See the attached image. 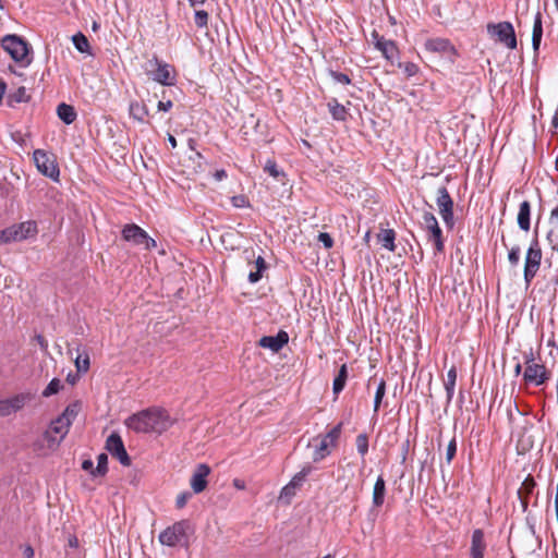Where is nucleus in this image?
Instances as JSON below:
<instances>
[{"label": "nucleus", "mask_w": 558, "mask_h": 558, "mask_svg": "<svg viewBox=\"0 0 558 558\" xmlns=\"http://www.w3.org/2000/svg\"><path fill=\"white\" fill-rule=\"evenodd\" d=\"M33 399L31 392L17 393L11 398L0 400V416H9L22 410Z\"/></svg>", "instance_id": "11"}, {"label": "nucleus", "mask_w": 558, "mask_h": 558, "mask_svg": "<svg viewBox=\"0 0 558 558\" xmlns=\"http://www.w3.org/2000/svg\"><path fill=\"white\" fill-rule=\"evenodd\" d=\"M295 495V488L291 486V484H287L284 487H282L280 492V499H287L289 500Z\"/></svg>", "instance_id": "47"}, {"label": "nucleus", "mask_w": 558, "mask_h": 558, "mask_svg": "<svg viewBox=\"0 0 558 558\" xmlns=\"http://www.w3.org/2000/svg\"><path fill=\"white\" fill-rule=\"evenodd\" d=\"M329 447H331V442L323 437L313 452V461L319 462L325 459L330 453Z\"/></svg>", "instance_id": "29"}, {"label": "nucleus", "mask_w": 558, "mask_h": 558, "mask_svg": "<svg viewBox=\"0 0 558 558\" xmlns=\"http://www.w3.org/2000/svg\"><path fill=\"white\" fill-rule=\"evenodd\" d=\"M168 141H169V143H170L172 148L177 147V140H175V137L173 135L168 134Z\"/></svg>", "instance_id": "63"}, {"label": "nucleus", "mask_w": 558, "mask_h": 558, "mask_svg": "<svg viewBox=\"0 0 558 558\" xmlns=\"http://www.w3.org/2000/svg\"><path fill=\"white\" fill-rule=\"evenodd\" d=\"M265 171L268 172L274 178H278L282 173L281 171H279V169L274 160H268L266 162Z\"/></svg>", "instance_id": "48"}, {"label": "nucleus", "mask_w": 558, "mask_h": 558, "mask_svg": "<svg viewBox=\"0 0 558 558\" xmlns=\"http://www.w3.org/2000/svg\"><path fill=\"white\" fill-rule=\"evenodd\" d=\"M375 48L379 50L389 61H393V59L398 56V48L392 40L378 38V41L375 43Z\"/></svg>", "instance_id": "19"}, {"label": "nucleus", "mask_w": 558, "mask_h": 558, "mask_svg": "<svg viewBox=\"0 0 558 558\" xmlns=\"http://www.w3.org/2000/svg\"><path fill=\"white\" fill-rule=\"evenodd\" d=\"M289 341V335L284 330H280L276 336H264L259 339L258 345L269 349L274 353L279 352Z\"/></svg>", "instance_id": "16"}, {"label": "nucleus", "mask_w": 558, "mask_h": 558, "mask_svg": "<svg viewBox=\"0 0 558 558\" xmlns=\"http://www.w3.org/2000/svg\"><path fill=\"white\" fill-rule=\"evenodd\" d=\"M147 73L150 75V77L166 86L173 85L174 76L172 73V66L168 63H165L160 61L156 56H154L148 61Z\"/></svg>", "instance_id": "5"}, {"label": "nucleus", "mask_w": 558, "mask_h": 558, "mask_svg": "<svg viewBox=\"0 0 558 558\" xmlns=\"http://www.w3.org/2000/svg\"><path fill=\"white\" fill-rule=\"evenodd\" d=\"M192 497V494L190 492H183L177 496L175 499V506L178 509H182L185 507L189 499Z\"/></svg>", "instance_id": "46"}, {"label": "nucleus", "mask_w": 558, "mask_h": 558, "mask_svg": "<svg viewBox=\"0 0 558 558\" xmlns=\"http://www.w3.org/2000/svg\"><path fill=\"white\" fill-rule=\"evenodd\" d=\"M9 235L7 234V229L0 231V244L9 243Z\"/></svg>", "instance_id": "59"}, {"label": "nucleus", "mask_w": 558, "mask_h": 558, "mask_svg": "<svg viewBox=\"0 0 558 558\" xmlns=\"http://www.w3.org/2000/svg\"><path fill=\"white\" fill-rule=\"evenodd\" d=\"M487 33L490 37L496 38L509 49L517 48V37L514 28L509 22H500L497 24H488Z\"/></svg>", "instance_id": "3"}, {"label": "nucleus", "mask_w": 558, "mask_h": 558, "mask_svg": "<svg viewBox=\"0 0 558 558\" xmlns=\"http://www.w3.org/2000/svg\"><path fill=\"white\" fill-rule=\"evenodd\" d=\"M122 238L134 245H144L149 251L157 246L156 241L147 232L135 223L125 225L122 229Z\"/></svg>", "instance_id": "4"}, {"label": "nucleus", "mask_w": 558, "mask_h": 558, "mask_svg": "<svg viewBox=\"0 0 558 558\" xmlns=\"http://www.w3.org/2000/svg\"><path fill=\"white\" fill-rule=\"evenodd\" d=\"M125 423L136 433L161 434L173 425V420L166 410L151 408L131 415Z\"/></svg>", "instance_id": "1"}, {"label": "nucleus", "mask_w": 558, "mask_h": 558, "mask_svg": "<svg viewBox=\"0 0 558 558\" xmlns=\"http://www.w3.org/2000/svg\"><path fill=\"white\" fill-rule=\"evenodd\" d=\"M331 76H332V78H333L336 82H338V83H340V84L348 85V84H350V83H351L350 77H349L347 74H344V73H341V72H331Z\"/></svg>", "instance_id": "52"}, {"label": "nucleus", "mask_w": 558, "mask_h": 558, "mask_svg": "<svg viewBox=\"0 0 558 558\" xmlns=\"http://www.w3.org/2000/svg\"><path fill=\"white\" fill-rule=\"evenodd\" d=\"M62 385H61V381L60 379L58 378H53L49 384L48 386L45 388V390L43 391V396L44 397H50L57 392H59V390L61 389Z\"/></svg>", "instance_id": "41"}, {"label": "nucleus", "mask_w": 558, "mask_h": 558, "mask_svg": "<svg viewBox=\"0 0 558 558\" xmlns=\"http://www.w3.org/2000/svg\"><path fill=\"white\" fill-rule=\"evenodd\" d=\"M313 468L310 464L304 465L300 472H298L289 482L292 487L295 489L301 487L302 484L305 482L308 474L312 472Z\"/></svg>", "instance_id": "34"}, {"label": "nucleus", "mask_w": 558, "mask_h": 558, "mask_svg": "<svg viewBox=\"0 0 558 558\" xmlns=\"http://www.w3.org/2000/svg\"><path fill=\"white\" fill-rule=\"evenodd\" d=\"M558 222V205L550 213V223Z\"/></svg>", "instance_id": "60"}, {"label": "nucleus", "mask_w": 558, "mask_h": 558, "mask_svg": "<svg viewBox=\"0 0 558 558\" xmlns=\"http://www.w3.org/2000/svg\"><path fill=\"white\" fill-rule=\"evenodd\" d=\"M72 41H73L74 47L80 52L92 54L89 41L83 33L78 32L77 34L73 35Z\"/></svg>", "instance_id": "31"}, {"label": "nucleus", "mask_w": 558, "mask_h": 558, "mask_svg": "<svg viewBox=\"0 0 558 558\" xmlns=\"http://www.w3.org/2000/svg\"><path fill=\"white\" fill-rule=\"evenodd\" d=\"M456 452H457V441H456V438L453 437L448 446H447V450H446V460H447V463L449 464L452 459L454 458L456 456Z\"/></svg>", "instance_id": "45"}, {"label": "nucleus", "mask_w": 558, "mask_h": 558, "mask_svg": "<svg viewBox=\"0 0 558 558\" xmlns=\"http://www.w3.org/2000/svg\"><path fill=\"white\" fill-rule=\"evenodd\" d=\"M189 147L191 148V150H193V151H194V155H195V157H196L198 160L204 159L203 155H202L199 151H197V150L195 149V140H193V138H190V140H189Z\"/></svg>", "instance_id": "55"}, {"label": "nucleus", "mask_w": 558, "mask_h": 558, "mask_svg": "<svg viewBox=\"0 0 558 558\" xmlns=\"http://www.w3.org/2000/svg\"><path fill=\"white\" fill-rule=\"evenodd\" d=\"M227 177V173L225 170H217L214 174V178L217 180V181H221L222 179H225Z\"/></svg>", "instance_id": "61"}, {"label": "nucleus", "mask_w": 558, "mask_h": 558, "mask_svg": "<svg viewBox=\"0 0 558 558\" xmlns=\"http://www.w3.org/2000/svg\"><path fill=\"white\" fill-rule=\"evenodd\" d=\"M57 114L65 124L73 123L77 117L74 107L64 102L57 107Z\"/></svg>", "instance_id": "24"}, {"label": "nucleus", "mask_w": 558, "mask_h": 558, "mask_svg": "<svg viewBox=\"0 0 558 558\" xmlns=\"http://www.w3.org/2000/svg\"><path fill=\"white\" fill-rule=\"evenodd\" d=\"M508 259L511 265L515 266L520 260V247L513 246L508 253Z\"/></svg>", "instance_id": "49"}, {"label": "nucleus", "mask_w": 558, "mask_h": 558, "mask_svg": "<svg viewBox=\"0 0 558 558\" xmlns=\"http://www.w3.org/2000/svg\"><path fill=\"white\" fill-rule=\"evenodd\" d=\"M342 428V423H339L335 427H332L325 436L324 438L327 439L329 442H331V447H336L337 441L340 437Z\"/></svg>", "instance_id": "40"}, {"label": "nucleus", "mask_w": 558, "mask_h": 558, "mask_svg": "<svg viewBox=\"0 0 558 558\" xmlns=\"http://www.w3.org/2000/svg\"><path fill=\"white\" fill-rule=\"evenodd\" d=\"M37 233V223L34 220L24 221L7 228V234L9 235L10 242L34 238Z\"/></svg>", "instance_id": "13"}, {"label": "nucleus", "mask_w": 558, "mask_h": 558, "mask_svg": "<svg viewBox=\"0 0 558 558\" xmlns=\"http://www.w3.org/2000/svg\"><path fill=\"white\" fill-rule=\"evenodd\" d=\"M248 128H252L253 132L255 134L264 135L266 125L262 124L259 119H256L254 114H251L244 122L242 126L243 134L245 136H248L252 134V132L248 131Z\"/></svg>", "instance_id": "22"}, {"label": "nucleus", "mask_w": 558, "mask_h": 558, "mask_svg": "<svg viewBox=\"0 0 558 558\" xmlns=\"http://www.w3.org/2000/svg\"><path fill=\"white\" fill-rule=\"evenodd\" d=\"M171 108H172V101H171V100H168V101H159V102H158V110H161V111H169Z\"/></svg>", "instance_id": "56"}, {"label": "nucleus", "mask_w": 558, "mask_h": 558, "mask_svg": "<svg viewBox=\"0 0 558 558\" xmlns=\"http://www.w3.org/2000/svg\"><path fill=\"white\" fill-rule=\"evenodd\" d=\"M530 216H531V204L529 201H523L520 204L519 213H518V225L520 229L524 231L530 230Z\"/></svg>", "instance_id": "21"}, {"label": "nucleus", "mask_w": 558, "mask_h": 558, "mask_svg": "<svg viewBox=\"0 0 558 558\" xmlns=\"http://www.w3.org/2000/svg\"><path fill=\"white\" fill-rule=\"evenodd\" d=\"M386 393V381L384 379H380L374 398V412H377L379 410V407L381 404V401Z\"/></svg>", "instance_id": "39"}, {"label": "nucleus", "mask_w": 558, "mask_h": 558, "mask_svg": "<svg viewBox=\"0 0 558 558\" xmlns=\"http://www.w3.org/2000/svg\"><path fill=\"white\" fill-rule=\"evenodd\" d=\"M80 412V403L74 402L69 404L63 413L60 415L63 420L69 421V424H72V421L77 416Z\"/></svg>", "instance_id": "38"}, {"label": "nucleus", "mask_w": 558, "mask_h": 558, "mask_svg": "<svg viewBox=\"0 0 558 558\" xmlns=\"http://www.w3.org/2000/svg\"><path fill=\"white\" fill-rule=\"evenodd\" d=\"M356 449L360 454L365 456L368 451V438L365 434H360L356 437Z\"/></svg>", "instance_id": "43"}, {"label": "nucleus", "mask_w": 558, "mask_h": 558, "mask_svg": "<svg viewBox=\"0 0 558 558\" xmlns=\"http://www.w3.org/2000/svg\"><path fill=\"white\" fill-rule=\"evenodd\" d=\"M256 271H251L248 274V281L251 283H256L262 278V272L266 269V262L262 256H258L255 260Z\"/></svg>", "instance_id": "35"}, {"label": "nucleus", "mask_w": 558, "mask_h": 558, "mask_svg": "<svg viewBox=\"0 0 558 558\" xmlns=\"http://www.w3.org/2000/svg\"><path fill=\"white\" fill-rule=\"evenodd\" d=\"M486 550V542L484 538V532L481 529H476L472 533L470 556L471 558H484Z\"/></svg>", "instance_id": "18"}, {"label": "nucleus", "mask_w": 558, "mask_h": 558, "mask_svg": "<svg viewBox=\"0 0 558 558\" xmlns=\"http://www.w3.org/2000/svg\"><path fill=\"white\" fill-rule=\"evenodd\" d=\"M75 366L78 373H86L89 369V356L85 354L84 357L78 355L75 359Z\"/></svg>", "instance_id": "44"}, {"label": "nucleus", "mask_w": 558, "mask_h": 558, "mask_svg": "<svg viewBox=\"0 0 558 558\" xmlns=\"http://www.w3.org/2000/svg\"><path fill=\"white\" fill-rule=\"evenodd\" d=\"M129 111L130 116L140 122H143L145 117L148 114L146 106L137 101L131 102Z\"/></svg>", "instance_id": "33"}, {"label": "nucleus", "mask_w": 558, "mask_h": 558, "mask_svg": "<svg viewBox=\"0 0 558 558\" xmlns=\"http://www.w3.org/2000/svg\"><path fill=\"white\" fill-rule=\"evenodd\" d=\"M35 340H36V342L39 344V347H40V349H41V350H44V351H46V350H47V348H48V342H47V340L45 339V337H44V336H41V335H36V336H35Z\"/></svg>", "instance_id": "53"}, {"label": "nucleus", "mask_w": 558, "mask_h": 558, "mask_svg": "<svg viewBox=\"0 0 558 558\" xmlns=\"http://www.w3.org/2000/svg\"><path fill=\"white\" fill-rule=\"evenodd\" d=\"M245 197L244 196H233L232 197V204L235 206V207H244L245 206Z\"/></svg>", "instance_id": "54"}, {"label": "nucleus", "mask_w": 558, "mask_h": 558, "mask_svg": "<svg viewBox=\"0 0 558 558\" xmlns=\"http://www.w3.org/2000/svg\"><path fill=\"white\" fill-rule=\"evenodd\" d=\"M542 260V251L538 245V241L535 239L525 256V263H524V280L526 284H530L533 278L535 277Z\"/></svg>", "instance_id": "6"}, {"label": "nucleus", "mask_w": 558, "mask_h": 558, "mask_svg": "<svg viewBox=\"0 0 558 558\" xmlns=\"http://www.w3.org/2000/svg\"><path fill=\"white\" fill-rule=\"evenodd\" d=\"M456 381H457V369H456V366H452L448 371L447 378H446V380L444 383V386H445V389H446L447 403L448 404L451 402V400L453 398Z\"/></svg>", "instance_id": "26"}, {"label": "nucleus", "mask_w": 558, "mask_h": 558, "mask_svg": "<svg viewBox=\"0 0 558 558\" xmlns=\"http://www.w3.org/2000/svg\"><path fill=\"white\" fill-rule=\"evenodd\" d=\"M543 36L542 13L537 12L534 17L532 32V47L534 51H538Z\"/></svg>", "instance_id": "23"}, {"label": "nucleus", "mask_w": 558, "mask_h": 558, "mask_svg": "<svg viewBox=\"0 0 558 558\" xmlns=\"http://www.w3.org/2000/svg\"><path fill=\"white\" fill-rule=\"evenodd\" d=\"M69 421L63 420L60 415L51 422L49 429L53 432V434L58 435L60 438H64L69 433L70 428Z\"/></svg>", "instance_id": "27"}, {"label": "nucleus", "mask_w": 558, "mask_h": 558, "mask_svg": "<svg viewBox=\"0 0 558 558\" xmlns=\"http://www.w3.org/2000/svg\"><path fill=\"white\" fill-rule=\"evenodd\" d=\"M2 48L11 56V58L16 62H26L28 64L31 62L28 57V46L25 40H23L17 35H7L2 38L1 41Z\"/></svg>", "instance_id": "2"}, {"label": "nucleus", "mask_w": 558, "mask_h": 558, "mask_svg": "<svg viewBox=\"0 0 558 558\" xmlns=\"http://www.w3.org/2000/svg\"><path fill=\"white\" fill-rule=\"evenodd\" d=\"M423 222L430 232L429 239L434 242L437 252L444 251L442 231L434 214L425 211L423 214Z\"/></svg>", "instance_id": "14"}, {"label": "nucleus", "mask_w": 558, "mask_h": 558, "mask_svg": "<svg viewBox=\"0 0 558 558\" xmlns=\"http://www.w3.org/2000/svg\"><path fill=\"white\" fill-rule=\"evenodd\" d=\"M29 98L31 96L27 94L26 88L21 86L8 96L7 101L10 107H13L15 104L27 102Z\"/></svg>", "instance_id": "28"}, {"label": "nucleus", "mask_w": 558, "mask_h": 558, "mask_svg": "<svg viewBox=\"0 0 558 558\" xmlns=\"http://www.w3.org/2000/svg\"><path fill=\"white\" fill-rule=\"evenodd\" d=\"M68 545L72 548H76L78 546V539L75 536H70L68 539Z\"/></svg>", "instance_id": "62"}, {"label": "nucleus", "mask_w": 558, "mask_h": 558, "mask_svg": "<svg viewBox=\"0 0 558 558\" xmlns=\"http://www.w3.org/2000/svg\"><path fill=\"white\" fill-rule=\"evenodd\" d=\"M23 554L26 558H34L35 551L31 545L25 546Z\"/></svg>", "instance_id": "58"}, {"label": "nucleus", "mask_w": 558, "mask_h": 558, "mask_svg": "<svg viewBox=\"0 0 558 558\" xmlns=\"http://www.w3.org/2000/svg\"><path fill=\"white\" fill-rule=\"evenodd\" d=\"M318 241L322 242L326 248H331L333 245L332 238L330 236L329 233L326 232H320L318 234Z\"/></svg>", "instance_id": "51"}, {"label": "nucleus", "mask_w": 558, "mask_h": 558, "mask_svg": "<svg viewBox=\"0 0 558 558\" xmlns=\"http://www.w3.org/2000/svg\"><path fill=\"white\" fill-rule=\"evenodd\" d=\"M108 472V457L106 453H100L97 457V466L93 471V476H104Z\"/></svg>", "instance_id": "37"}, {"label": "nucleus", "mask_w": 558, "mask_h": 558, "mask_svg": "<svg viewBox=\"0 0 558 558\" xmlns=\"http://www.w3.org/2000/svg\"><path fill=\"white\" fill-rule=\"evenodd\" d=\"M207 0H189L191 7H196L199 4H204Z\"/></svg>", "instance_id": "64"}, {"label": "nucleus", "mask_w": 558, "mask_h": 558, "mask_svg": "<svg viewBox=\"0 0 558 558\" xmlns=\"http://www.w3.org/2000/svg\"><path fill=\"white\" fill-rule=\"evenodd\" d=\"M399 66H402V64L400 63ZM403 71L407 76L411 77L417 74L418 66L413 62H407L403 64Z\"/></svg>", "instance_id": "50"}, {"label": "nucleus", "mask_w": 558, "mask_h": 558, "mask_svg": "<svg viewBox=\"0 0 558 558\" xmlns=\"http://www.w3.org/2000/svg\"><path fill=\"white\" fill-rule=\"evenodd\" d=\"M347 378H348V368H347V365L343 364V365H341L338 375L333 379L332 390H333L335 395H338L339 392H341L343 390V388L345 386Z\"/></svg>", "instance_id": "30"}, {"label": "nucleus", "mask_w": 558, "mask_h": 558, "mask_svg": "<svg viewBox=\"0 0 558 558\" xmlns=\"http://www.w3.org/2000/svg\"><path fill=\"white\" fill-rule=\"evenodd\" d=\"M106 449L113 458L118 459L123 466L131 465V458L128 454L123 440L118 433L113 432L108 436L106 440Z\"/></svg>", "instance_id": "10"}, {"label": "nucleus", "mask_w": 558, "mask_h": 558, "mask_svg": "<svg viewBox=\"0 0 558 558\" xmlns=\"http://www.w3.org/2000/svg\"><path fill=\"white\" fill-rule=\"evenodd\" d=\"M386 496V482L381 475H379L374 484L373 488V506L379 508L384 505Z\"/></svg>", "instance_id": "20"}, {"label": "nucleus", "mask_w": 558, "mask_h": 558, "mask_svg": "<svg viewBox=\"0 0 558 558\" xmlns=\"http://www.w3.org/2000/svg\"><path fill=\"white\" fill-rule=\"evenodd\" d=\"M378 241L381 243L383 247L387 248L390 252H395V239L396 233L392 229H383L378 235Z\"/></svg>", "instance_id": "25"}, {"label": "nucleus", "mask_w": 558, "mask_h": 558, "mask_svg": "<svg viewBox=\"0 0 558 558\" xmlns=\"http://www.w3.org/2000/svg\"><path fill=\"white\" fill-rule=\"evenodd\" d=\"M44 440L47 442L48 449L56 450L63 439L60 438L58 435L53 434V432L48 428L44 433Z\"/></svg>", "instance_id": "36"}, {"label": "nucleus", "mask_w": 558, "mask_h": 558, "mask_svg": "<svg viewBox=\"0 0 558 558\" xmlns=\"http://www.w3.org/2000/svg\"><path fill=\"white\" fill-rule=\"evenodd\" d=\"M425 49L430 52H438L448 56H454L456 49L446 38H430L424 44Z\"/></svg>", "instance_id": "17"}, {"label": "nucleus", "mask_w": 558, "mask_h": 558, "mask_svg": "<svg viewBox=\"0 0 558 558\" xmlns=\"http://www.w3.org/2000/svg\"><path fill=\"white\" fill-rule=\"evenodd\" d=\"M328 109L335 120L344 121L347 119V109L336 99L328 102Z\"/></svg>", "instance_id": "32"}, {"label": "nucleus", "mask_w": 558, "mask_h": 558, "mask_svg": "<svg viewBox=\"0 0 558 558\" xmlns=\"http://www.w3.org/2000/svg\"><path fill=\"white\" fill-rule=\"evenodd\" d=\"M82 469L85 471H89L90 474L93 475V471H95L94 462L92 460H84L82 463Z\"/></svg>", "instance_id": "57"}, {"label": "nucleus", "mask_w": 558, "mask_h": 558, "mask_svg": "<svg viewBox=\"0 0 558 558\" xmlns=\"http://www.w3.org/2000/svg\"><path fill=\"white\" fill-rule=\"evenodd\" d=\"M436 203L445 225L452 228L454 225L453 201L445 186L437 190Z\"/></svg>", "instance_id": "8"}, {"label": "nucleus", "mask_w": 558, "mask_h": 558, "mask_svg": "<svg viewBox=\"0 0 558 558\" xmlns=\"http://www.w3.org/2000/svg\"><path fill=\"white\" fill-rule=\"evenodd\" d=\"M209 15L204 10L195 11L194 20L198 28L207 27Z\"/></svg>", "instance_id": "42"}, {"label": "nucleus", "mask_w": 558, "mask_h": 558, "mask_svg": "<svg viewBox=\"0 0 558 558\" xmlns=\"http://www.w3.org/2000/svg\"><path fill=\"white\" fill-rule=\"evenodd\" d=\"M189 523L186 521L175 522L159 534V542L162 545L175 546L186 536Z\"/></svg>", "instance_id": "9"}, {"label": "nucleus", "mask_w": 558, "mask_h": 558, "mask_svg": "<svg viewBox=\"0 0 558 558\" xmlns=\"http://www.w3.org/2000/svg\"><path fill=\"white\" fill-rule=\"evenodd\" d=\"M34 161L39 172L44 175L57 181L59 179V168L52 155L45 150L37 149L34 151Z\"/></svg>", "instance_id": "7"}, {"label": "nucleus", "mask_w": 558, "mask_h": 558, "mask_svg": "<svg viewBox=\"0 0 558 558\" xmlns=\"http://www.w3.org/2000/svg\"><path fill=\"white\" fill-rule=\"evenodd\" d=\"M525 364L526 367L523 374V378L526 383H532L536 386H539L547 380L545 366L543 364L534 363L532 352L529 356H526Z\"/></svg>", "instance_id": "12"}, {"label": "nucleus", "mask_w": 558, "mask_h": 558, "mask_svg": "<svg viewBox=\"0 0 558 558\" xmlns=\"http://www.w3.org/2000/svg\"><path fill=\"white\" fill-rule=\"evenodd\" d=\"M209 474L210 468L207 464L201 463L196 466L190 481L191 488L195 494H199L206 489L208 484L207 476Z\"/></svg>", "instance_id": "15"}]
</instances>
